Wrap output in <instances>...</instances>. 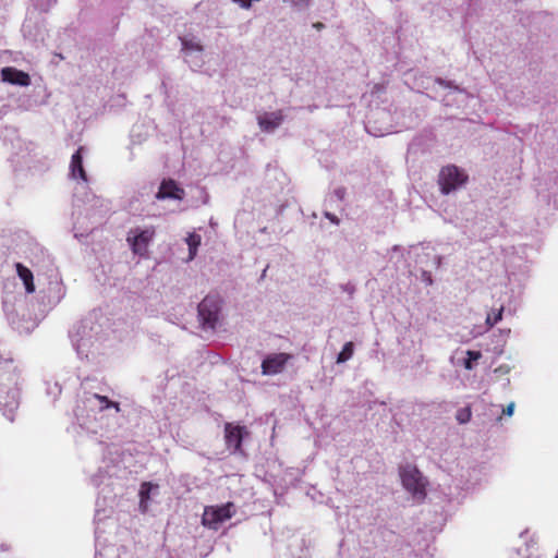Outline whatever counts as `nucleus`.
Wrapping results in <instances>:
<instances>
[{"mask_svg":"<svg viewBox=\"0 0 558 558\" xmlns=\"http://www.w3.org/2000/svg\"><path fill=\"white\" fill-rule=\"evenodd\" d=\"M502 312H504V307L501 306L499 310H497V312L489 313V314L487 315V318H486V324H487L489 327L495 326L499 320H501V318H502Z\"/></svg>","mask_w":558,"mask_h":558,"instance_id":"18","label":"nucleus"},{"mask_svg":"<svg viewBox=\"0 0 558 558\" xmlns=\"http://www.w3.org/2000/svg\"><path fill=\"white\" fill-rule=\"evenodd\" d=\"M314 27L317 28V29H322L324 27V24L320 23V22H317L314 24Z\"/></svg>","mask_w":558,"mask_h":558,"instance_id":"28","label":"nucleus"},{"mask_svg":"<svg viewBox=\"0 0 558 558\" xmlns=\"http://www.w3.org/2000/svg\"><path fill=\"white\" fill-rule=\"evenodd\" d=\"M466 355H468V359L464 361V367L466 369H472L473 362L477 361L482 357V353L480 351L468 350Z\"/></svg>","mask_w":558,"mask_h":558,"instance_id":"17","label":"nucleus"},{"mask_svg":"<svg viewBox=\"0 0 558 558\" xmlns=\"http://www.w3.org/2000/svg\"><path fill=\"white\" fill-rule=\"evenodd\" d=\"M17 276L21 278L25 286V290L27 293H33L35 291L34 284V276L29 268L24 266L21 263L15 264Z\"/></svg>","mask_w":558,"mask_h":558,"instance_id":"13","label":"nucleus"},{"mask_svg":"<svg viewBox=\"0 0 558 558\" xmlns=\"http://www.w3.org/2000/svg\"><path fill=\"white\" fill-rule=\"evenodd\" d=\"M291 359V354L283 352L268 354L262 362L263 375H277L281 373Z\"/></svg>","mask_w":558,"mask_h":558,"instance_id":"7","label":"nucleus"},{"mask_svg":"<svg viewBox=\"0 0 558 558\" xmlns=\"http://www.w3.org/2000/svg\"><path fill=\"white\" fill-rule=\"evenodd\" d=\"M513 411H514V403L511 402L509 403L504 410H502V413L507 416H511L513 414Z\"/></svg>","mask_w":558,"mask_h":558,"instance_id":"21","label":"nucleus"},{"mask_svg":"<svg viewBox=\"0 0 558 558\" xmlns=\"http://www.w3.org/2000/svg\"><path fill=\"white\" fill-rule=\"evenodd\" d=\"M283 121L282 112L275 111L269 113H264L258 117V125L265 132H271L277 129Z\"/></svg>","mask_w":558,"mask_h":558,"instance_id":"11","label":"nucleus"},{"mask_svg":"<svg viewBox=\"0 0 558 558\" xmlns=\"http://www.w3.org/2000/svg\"><path fill=\"white\" fill-rule=\"evenodd\" d=\"M468 175L465 172L453 165L444 167L438 175L440 191L444 194H449L465 184Z\"/></svg>","mask_w":558,"mask_h":558,"instance_id":"4","label":"nucleus"},{"mask_svg":"<svg viewBox=\"0 0 558 558\" xmlns=\"http://www.w3.org/2000/svg\"><path fill=\"white\" fill-rule=\"evenodd\" d=\"M232 502H227L226 505L217 507H206L202 517L203 525L217 530L219 524L232 518Z\"/></svg>","mask_w":558,"mask_h":558,"instance_id":"6","label":"nucleus"},{"mask_svg":"<svg viewBox=\"0 0 558 558\" xmlns=\"http://www.w3.org/2000/svg\"><path fill=\"white\" fill-rule=\"evenodd\" d=\"M183 46L185 48H193V49H196V50H202V47L198 45V44H189V41L184 40L183 41Z\"/></svg>","mask_w":558,"mask_h":558,"instance_id":"22","label":"nucleus"},{"mask_svg":"<svg viewBox=\"0 0 558 558\" xmlns=\"http://www.w3.org/2000/svg\"><path fill=\"white\" fill-rule=\"evenodd\" d=\"M198 318L204 329H215L221 310V299L218 295H207L198 304Z\"/></svg>","mask_w":558,"mask_h":558,"instance_id":"3","label":"nucleus"},{"mask_svg":"<svg viewBox=\"0 0 558 558\" xmlns=\"http://www.w3.org/2000/svg\"><path fill=\"white\" fill-rule=\"evenodd\" d=\"M83 147H78V149L72 155L70 171L71 175L74 179H81L84 182H87V174L83 167Z\"/></svg>","mask_w":558,"mask_h":558,"instance_id":"12","label":"nucleus"},{"mask_svg":"<svg viewBox=\"0 0 558 558\" xmlns=\"http://www.w3.org/2000/svg\"><path fill=\"white\" fill-rule=\"evenodd\" d=\"M353 352H354V344L353 342H347L341 352L338 354L337 356V363L340 364V363H344L347 361H349L352 355H353Z\"/></svg>","mask_w":558,"mask_h":558,"instance_id":"15","label":"nucleus"},{"mask_svg":"<svg viewBox=\"0 0 558 558\" xmlns=\"http://www.w3.org/2000/svg\"><path fill=\"white\" fill-rule=\"evenodd\" d=\"M183 46L185 48H193V49H196V50H202V47L198 45V44H189V41L184 40L183 41Z\"/></svg>","mask_w":558,"mask_h":558,"instance_id":"23","label":"nucleus"},{"mask_svg":"<svg viewBox=\"0 0 558 558\" xmlns=\"http://www.w3.org/2000/svg\"><path fill=\"white\" fill-rule=\"evenodd\" d=\"M384 88L385 87L383 85L376 84V85H374L373 92L378 93V92L384 90Z\"/></svg>","mask_w":558,"mask_h":558,"instance_id":"26","label":"nucleus"},{"mask_svg":"<svg viewBox=\"0 0 558 558\" xmlns=\"http://www.w3.org/2000/svg\"><path fill=\"white\" fill-rule=\"evenodd\" d=\"M556 558H558V555L556 556Z\"/></svg>","mask_w":558,"mask_h":558,"instance_id":"29","label":"nucleus"},{"mask_svg":"<svg viewBox=\"0 0 558 558\" xmlns=\"http://www.w3.org/2000/svg\"><path fill=\"white\" fill-rule=\"evenodd\" d=\"M156 230L153 226L145 229H132L129 231L126 241L135 255L146 256L148 246L155 236Z\"/></svg>","mask_w":558,"mask_h":558,"instance_id":"5","label":"nucleus"},{"mask_svg":"<svg viewBox=\"0 0 558 558\" xmlns=\"http://www.w3.org/2000/svg\"><path fill=\"white\" fill-rule=\"evenodd\" d=\"M201 235L197 233H191L186 238V243L189 246V259H193L196 256L197 248L201 245Z\"/></svg>","mask_w":558,"mask_h":558,"instance_id":"14","label":"nucleus"},{"mask_svg":"<svg viewBox=\"0 0 558 558\" xmlns=\"http://www.w3.org/2000/svg\"><path fill=\"white\" fill-rule=\"evenodd\" d=\"M185 196L184 190L172 179L162 180L156 194L157 199L172 198L182 201Z\"/></svg>","mask_w":558,"mask_h":558,"instance_id":"9","label":"nucleus"},{"mask_svg":"<svg viewBox=\"0 0 558 558\" xmlns=\"http://www.w3.org/2000/svg\"><path fill=\"white\" fill-rule=\"evenodd\" d=\"M1 77L4 82L17 84L21 86H27L31 81L27 73L11 66H7L1 70Z\"/></svg>","mask_w":558,"mask_h":558,"instance_id":"10","label":"nucleus"},{"mask_svg":"<svg viewBox=\"0 0 558 558\" xmlns=\"http://www.w3.org/2000/svg\"><path fill=\"white\" fill-rule=\"evenodd\" d=\"M240 5L244 9H248L251 7L252 0H236Z\"/></svg>","mask_w":558,"mask_h":558,"instance_id":"24","label":"nucleus"},{"mask_svg":"<svg viewBox=\"0 0 558 558\" xmlns=\"http://www.w3.org/2000/svg\"><path fill=\"white\" fill-rule=\"evenodd\" d=\"M472 413L469 407L460 409L457 412L456 418L460 424L468 423L471 420Z\"/></svg>","mask_w":558,"mask_h":558,"instance_id":"19","label":"nucleus"},{"mask_svg":"<svg viewBox=\"0 0 558 558\" xmlns=\"http://www.w3.org/2000/svg\"><path fill=\"white\" fill-rule=\"evenodd\" d=\"M150 489H151V484L148 482H144L141 485V490H140L141 504H143L145 500H147L149 498Z\"/></svg>","mask_w":558,"mask_h":558,"instance_id":"20","label":"nucleus"},{"mask_svg":"<svg viewBox=\"0 0 558 558\" xmlns=\"http://www.w3.org/2000/svg\"><path fill=\"white\" fill-rule=\"evenodd\" d=\"M20 390L16 375L0 367V409L12 413L19 407Z\"/></svg>","mask_w":558,"mask_h":558,"instance_id":"1","label":"nucleus"},{"mask_svg":"<svg viewBox=\"0 0 558 558\" xmlns=\"http://www.w3.org/2000/svg\"><path fill=\"white\" fill-rule=\"evenodd\" d=\"M245 428L240 425L226 423L225 438L228 448H232L233 452L241 451Z\"/></svg>","mask_w":558,"mask_h":558,"instance_id":"8","label":"nucleus"},{"mask_svg":"<svg viewBox=\"0 0 558 558\" xmlns=\"http://www.w3.org/2000/svg\"><path fill=\"white\" fill-rule=\"evenodd\" d=\"M327 217H328L332 222H336V223H338V222H339V220H338V219H337V217H335V216H331V215L327 214Z\"/></svg>","mask_w":558,"mask_h":558,"instance_id":"27","label":"nucleus"},{"mask_svg":"<svg viewBox=\"0 0 558 558\" xmlns=\"http://www.w3.org/2000/svg\"><path fill=\"white\" fill-rule=\"evenodd\" d=\"M295 5L306 4L308 0H290Z\"/></svg>","mask_w":558,"mask_h":558,"instance_id":"25","label":"nucleus"},{"mask_svg":"<svg viewBox=\"0 0 558 558\" xmlns=\"http://www.w3.org/2000/svg\"><path fill=\"white\" fill-rule=\"evenodd\" d=\"M402 485L414 497L423 500L426 497V480L415 465H405L400 470Z\"/></svg>","mask_w":558,"mask_h":558,"instance_id":"2","label":"nucleus"},{"mask_svg":"<svg viewBox=\"0 0 558 558\" xmlns=\"http://www.w3.org/2000/svg\"><path fill=\"white\" fill-rule=\"evenodd\" d=\"M94 398L97 399L101 403V407H100L101 411L109 409V408H114L118 412L120 411V404L118 402L111 401L108 397L95 393Z\"/></svg>","mask_w":558,"mask_h":558,"instance_id":"16","label":"nucleus"}]
</instances>
